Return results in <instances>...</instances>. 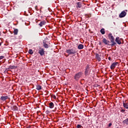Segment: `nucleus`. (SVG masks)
<instances>
[{
    "instance_id": "1",
    "label": "nucleus",
    "mask_w": 128,
    "mask_h": 128,
    "mask_svg": "<svg viewBox=\"0 0 128 128\" xmlns=\"http://www.w3.org/2000/svg\"><path fill=\"white\" fill-rule=\"evenodd\" d=\"M82 72H78L77 74H76L74 76V80H76V82H78L80 80V78H82Z\"/></svg>"
},
{
    "instance_id": "2",
    "label": "nucleus",
    "mask_w": 128,
    "mask_h": 128,
    "mask_svg": "<svg viewBox=\"0 0 128 128\" xmlns=\"http://www.w3.org/2000/svg\"><path fill=\"white\" fill-rule=\"evenodd\" d=\"M108 38L112 43V44H111V46H114L115 44H116V43L114 42V37L112 36V34L111 33L109 34L108 35Z\"/></svg>"
},
{
    "instance_id": "3",
    "label": "nucleus",
    "mask_w": 128,
    "mask_h": 128,
    "mask_svg": "<svg viewBox=\"0 0 128 128\" xmlns=\"http://www.w3.org/2000/svg\"><path fill=\"white\" fill-rule=\"evenodd\" d=\"M66 52L68 54H76V50L74 48L66 50Z\"/></svg>"
},
{
    "instance_id": "4",
    "label": "nucleus",
    "mask_w": 128,
    "mask_h": 128,
    "mask_svg": "<svg viewBox=\"0 0 128 128\" xmlns=\"http://www.w3.org/2000/svg\"><path fill=\"white\" fill-rule=\"evenodd\" d=\"M84 74L86 76H90V66L87 65L86 66V68L85 69Z\"/></svg>"
},
{
    "instance_id": "5",
    "label": "nucleus",
    "mask_w": 128,
    "mask_h": 128,
    "mask_svg": "<svg viewBox=\"0 0 128 128\" xmlns=\"http://www.w3.org/2000/svg\"><path fill=\"white\" fill-rule=\"evenodd\" d=\"M128 12V10H124L121 12V13L119 14V18H124L126 16V12Z\"/></svg>"
},
{
    "instance_id": "6",
    "label": "nucleus",
    "mask_w": 128,
    "mask_h": 128,
    "mask_svg": "<svg viewBox=\"0 0 128 128\" xmlns=\"http://www.w3.org/2000/svg\"><path fill=\"white\" fill-rule=\"evenodd\" d=\"M118 64V62L112 63L110 66V68L111 70H114V68H116V66Z\"/></svg>"
},
{
    "instance_id": "7",
    "label": "nucleus",
    "mask_w": 128,
    "mask_h": 128,
    "mask_svg": "<svg viewBox=\"0 0 128 128\" xmlns=\"http://www.w3.org/2000/svg\"><path fill=\"white\" fill-rule=\"evenodd\" d=\"M38 54L41 56H44V50L42 48H40L38 50Z\"/></svg>"
},
{
    "instance_id": "8",
    "label": "nucleus",
    "mask_w": 128,
    "mask_h": 128,
    "mask_svg": "<svg viewBox=\"0 0 128 128\" xmlns=\"http://www.w3.org/2000/svg\"><path fill=\"white\" fill-rule=\"evenodd\" d=\"M115 42H116L118 44H122V38H120V37H116Z\"/></svg>"
},
{
    "instance_id": "9",
    "label": "nucleus",
    "mask_w": 128,
    "mask_h": 128,
    "mask_svg": "<svg viewBox=\"0 0 128 128\" xmlns=\"http://www.w3.org/2000/svg\"><path fill=\"white\" fill-rule=\"evenodd\" d=\"M102 42L105 44H108V46H110V42L108 40H106V38H103Z\"/></svg>"
},
{
    "instance_id": "10",
    "label": "nucleus",
    "mask_w": 128,
    "mask_h": 128,
    "mask_svg": "<svg viewBox=\"0 0 128 128\" xmlns=\"http://www.w3.org/2000/svg\"><path fill=\"white\" fill-rule=\"evenodd\" d=\"M96 60L98 62H100V60H102V59L100 58V54H96Z\"/></svg>"
},
{
    "instance_id": "11",
    "label": "nucleus",
    "mask_w": 128,
    "mask_h": 128,
    "mask_svg": "<svg viewBox=\"0 0 128 128\" xmlns=\"http://www.w3.org/2000/svg\"><path fill=\"white\" fill-rule=\"evenodd\" d=\"M8 96H2L0 98V100H8Z\"/></svg>"
},
{
    "instance_id": "12",
    "label": "nucleus",
    "mask_w": 128,
    "mask_h": 128,
    "mask_svg": "<svg viewBox=\"0 0 128 128\" xmlns=\"http://www.w3.org/2000/svg\"><path fill=\"white\" fill-rule=\"evenodd\" d=\"M124 126H128V118L122 121Z\"/></svg>"
},
{
    "instance_id": "13",
    "label": "nucleus",
    "mask_w": 128,
    "mask_h": 128,
    "mask_svg": "<svg viewBox=\"0 0 128 128\" xmlns=\"http://www.w3.org/2000/svg\"><path fill=\"white\" fill-rule=\"evenodd\" d=\"M54 102H50L49 103V108H54Z\"/></svg>"
},
{
    "instance_id": "14",
    "label": "nucleus",
    "mask_w": 128,
    "mask_h": 128,
    "mask_svg": "<svg viewBox=\"0 0 128 128\" xmlns=\"http://www.w3.org/2000/svg\"><path fill=\"white\" fill-rule=\"evenodd\" d=\"M46 24V21H42L40 24H39L40 26L42 27L43 26H44Z\"/></svg>"
},
{
    "instance_id": "15",
    "label": "nucleus",
    "mask_w": 128,
    "mask_h": 128,
    "mask_svg": "<svg viewBox=\"0 0 128 128\" xmlns=\"http://www.w3.org/2000/svg\"><path fill=\"white\" fill-rule=\"evenodd\" d=\"M76 7L78 8H82V3H80V2H78L76 3Z\"/></svg>"
},
{
    "instance_id": "16",
    "label": "nucleus",
    "mask_w": 128,
    "mask_h": 128,
    "mask_svg": "<svg viewBox=\"0 0 128 128\" xmlns=\"http://www.w3.org/2000/svg\"><path fill=\"white\" fill-rule=\"evenodd\" d=\"M82 48H84V44H80L78 46V50H82Z\"/></svg>"
},
{
    "instance_id": "17",
    "label": "nucleus",
    "mask_w": 128,
    "mask_h": 128,
    "mask_svg": "<svg viewBox=\"0 0 128 128\" xmlns=\"http://www.w3.org/2000/svg\"><path fill=\"white\" fill-rule=\"evenodd\" d=\"M18 32V30L15 29L14 32V36H17Z\"/></svg>"
},
{
    "instance_id": "18",
    "label": "nucleus",
    "mask_w": 128,
    "mask_h": 128,
    "mask_svg": "<svg viewBox=\"0 0 128 128\" xmlns=\"http://www.w3.org/2000/svg\"><path fill=\"white\" fill-rule=\"evenodd\" d=\"M102 34H106V32L104 31V28H102L100 30Z\"/></svg>"
},
{
    "instance_id": "19",
    "label": "nucleus",
    "mask_w": 128,
    "mask_h": 128,
    "mask_svg": "<svg viewBox=\"0 0 128 128\" xmlns=\"http://www.w3.org/2000/svg\"><path fill=\"white\" fill-rule=\"evenodd\" d=\"M36 90H42V86L40 85H37L36 86Z\"/></svg>"
},
{
    "instance_id": "20",
    "label": "nucleus",
    "mask_w": 128,
    "mask_h": 128,
    "mask_svg": "<svg viewBox=\"0 0 128 128\" xmlns=\"http://www.w3.org/2000/svg\"><path fill=\"white\" fill-rule=\"evenodd\" d=\"M123 105L125 108H128V102L124 103Z\"/></svg>"
},
{
    "instance_id": "21",
    "label": "nucleus",
    "mask_w": 128,
    "mask_h": 128,
    "mask_svg": "<svg viewBox=\"0 0 128 128\" xmlns=\"http://www.w3.org/2000/svg\"><path fill=\"white\" fill-rule=\"evenodd\" d=\"M18 106H14L12 108V110H18Z\"/></svg>"
},
{
    "instance_id": "22",
    "label": "nucleus",
    "mask_w": 128,
    "mask_h": 128,
    "mask_svg": "<svg viewBox=\"0 0 128 128\" xmlns=\"http://www.w3.org/2000/svg\"><path fill=\"white\" fill-rule=\"evenodd\" d=\"M44 46L45 48H48V45L46 43H44Z\"/></svg>"
},
{
    "instance_id": "23",
    "label": "nucleus",
    "mask_w": 128,
    "mask_h": 128,
    "mask_svg": "<svg viewBox=\"0 0 128 128\" xmlns=\"http://www.w3.org/2000/svg\"><path fill=\"white\" fill-rule=\"evenodd\" d=\"M28 54H34V51H32V50L30 49L28 50Z\"/></svg>"
},
{
    "instance_id": "24",
    "label": "nucleus",
    "mask_w": 128,
    "mask_h": 128,
    "mask_svg": "<svg viewBox=\"0 0 128 128\" xmlns=\"http://www.w3.org/2000/svg\"><path fill=\"white\" fill-rule=\"evenodd\" d=\"M76 128H84V127H82V125H80V124H78V125H77Z\"/></svg>"
},
{
    "instance_id": "25",
    "label": "nucleus",
    "mask_w": 128,
    "mask_h": 128,
    "mask_svg": "<svg viewBox=\"0 0 128 128\" xmlns=\"http://www.w3.org/2000/svg\"><path fill=\"white\" fill-rule=\"evenodd\" d=\"M2 58H4V56H0V60H2Z\"/></svg>"
},
{
    "instance_id": "26",
    "label": "nucleus",
    "mask_w": 128,
    "mask_h": 128,
    "mask_svg": "<svg viewBox=\"0 0 128 128\" xmlns=\"http://www.w3.org/2000/svg\"><path fill=\"white\" fill-rule=\"evenodd\" d=\"M16 68V66H12L10 67V68H11V70H13V68Z\"/></svg>"
},
{
    "instance_id": "27",
    "label": "nucleus",
    "mask_w": 128,
    "mask_h": 128,
    "mask_svg": "<svg viewBox=\"0 0 128 128\" xmlns=\"http://www.w3.org/2000/svg\"><path fill=\"white\" fill-rule=\"evenodd\" d=\"M112 123H110V124H108V126L110 127V126H112Z\"/></svg>"
},
{
    "instance_id": "28",
    "label": "nucleus",
    "mask_w": 128,
    "mask_h": 128,
    "mask_svg": "<svg viewBox=\"0 0 128 128\" xmlns=\"http://www.w3.org/2000/svg\"><path fill=\"white\" fill-rule=\"evenodd\" d=\"M108 59L109 60H112V58L110 57H108Z\"/></svg>"
},
{
    "instance_id": "29",
    "label": "nucleus",
    "mask_w": 128,
    "mask_h": 128,
    "mask_svg": "<svg viewBox=\"0 0 128 128\" xmlns=\"http://www.w3.org/2000/svg\"><path fill=\"white\" fill-rule=\"evenodd\" d=\"M46 114H48V110H46Z\"/></svg>"
},
{
    "instance_id": "30",
    "label": "nucleus",
    "mask_w": 128,
    "mask_h": 128,
    "mask_svg": "<svg viewBox=\"0 0 128 128\" xmlns=\"http://www.w3.org/2000/svg\"><path fill=\"white\" fill-rule=\"evenodd\" d=\"M2 46V43L0 42V46Z\"/></svg>"
},
{
    "instance_id": "31",
    "label": "nucleus",
    "mask_w": 128,
    "mask_h": 128,
    "mask_svg": "<svg viewBox=\"0 0 128 128\" xmlns=\"http://www.w3.org/2000/svg\"><path fill=\"white\" fill-rule=\"evenodd\" d=\"M0 34H1V33H0Z\"/></svg>"
}]
</instances>
